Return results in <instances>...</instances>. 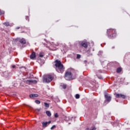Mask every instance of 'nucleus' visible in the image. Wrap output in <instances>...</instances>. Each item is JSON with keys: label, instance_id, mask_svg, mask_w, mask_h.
I'll list each match as a JSON object with an SVG mask.
<instances>
[{"label": "nucleus", "instance_id": "1", "mask_svg": "<svg viewBox=\"0 0 130 130\" xmlns=\"http://www.w3.org/2000/svg\"><path fill=\"white\" fill-rule=\"evenodd\" d=\"M54 68L55 69L56 72L57 73H59L60 74H62L63 72H64V67H63V64L61 63V61L58 59H56L54 61Z\"/></svg>", "mask_w": 130, "mask_h": 130}, {"label": "nucleus", "instance_id": "2", "mask_svg": "<svg viewBox=\"0 0 130 130\" xmlns=\"http://www.w3.org/2000/svg\"><path fill=\"white\" fill-rule=\"evenodd\" d=\"M75 70L73 69H69L66 72L64 75V79L67 81H71L72 78H73V74H74Z\"/></svg>", "mask_w": 130, "mask_h": 130}, {"label": "nucleus", "instance_id": "3", "mask_svg": "<svg viewBox=\"0 0 130 130\" xmlns=\"http://www.w3.org/2000/svg\"><path fill=\"white\" fill-rule=\"evenodd\" d=\"M107 34L109 38H115V37H116V30L110 28L107 30Z\"/></svg>", "mask_w": 130, "mask_h": 130}, {"label": "nucleus", "instance_id": "4", "mask_svg": "<svg viewBox=\"0 0 130 130\" xmlns=\"http://www.w3.org/2000/svg\"><path fill=\"white\" fill-rule=\"evenodd\" d=\"M55 76L54 74L47 75L44 77L43 81L45 83H50L54 79Z\"/></svg>", "mask_w": 130, "mask_h": 130}, {"label": "nucleus", "instance_id": "5", "mask_svg": "<svg viewBox=\"0 0 130 130\" xmlns=\"http://www.w3.org/2000/svg\"><path fill=\"white\" fill-rule=\"evenodd\" d=\"M90 84L91 86V88H93V90H97L98 89V87H99V85H98V83H96L95 81H90Z\"/></svg>", "mask_w": 130, "mask_h": 130}, {"label": "nucleus", "instance_id": "6", "mask_svg": "<svg viewBox=\"0 0 130 130\" xmlns=\"http://www.w3.org/2000/svg\"><path fill=\"white\" fill-rule=\"evenodd\" d=\"M26 84H28V85H31L32 84H37V81L36 80H26L25 81Z\"/></svg>", "mask_w": 130, "mask_h": 130}, {"label": "nucleus", "instance_id": "7", "mask_svg": "<svg viewBox=\"0 0 130 130\" xmlns=\"http://www.w3.org/2000/svg\"><path fill=\"white\" fill-rule=\"evenodd\" d=\"M89 44H90V43H89L88 42H82V46L85 49L88 48V46L89 45Z\"/></svg>", "mask_w": 130, "mask_h": 130}, {"label": "nucleus", "instance_id": "8", "mask_svg": "<svg viewBox=\"0 0 130 130\" xmlns=\"http://www.w3.org/2000/svg\"><path fill=\"white\" fill-rule=\"evenodd\" d=\"M116 98H122L125 99V95L121 93H117L115 95Z\"/></svg>", "mask_w": 130, "mask_h": 130}, {"label": "nucleus", "instance_id": "9", "mask_svg": "<svg viewBox=\"0 0 130 130\" xmlns=\"http://www.w3.org/2000/svg\"><path fill=\"white\" fill-rule=\"evenodd\" d=\"M17 41L20 42L21 44H26V39L22 38V39H17Z\"/></svg>", "mask_w": 130, "mask_h": 130}, {"label": "nucleus", "instance_id": "10", "mask_svg": "<svg viewBox=\"0 0 130 130\" xmlns=\"http://www.w3.org/2000/svg\"><path fill=\"white\" fill-rule=\"evenodd\" d=\"M105 97L106 98V101L107 102H109L110 101H111V96L110 95H108L107 93H105Z\"/></svg>", "mask_w": 130, "mask_h": 130}, {"label": "nucleus", "instance_id": "11", "mask_svg": "<svg viewBox=\"0 0 130 130\" xmlns=\"http://www.w3.org/2000/svg\"><path fill=\"white\" fill-rule=\"evenodd\" d=\"M36 57V53L35 52H32L30 55V59H35Z\"/></svg>", "mask_w": 130, "mask_h": 130}, {"label": "nucleus", "instance_id": "12", "mask_svg": "<svg viewBox=\"0 0 130 130\" xmlns=\"http://www.w3.org/2000/svg\"><path fill=\"white\" fill-rule=\"evenodd\" d=\"M48 123H51V121H49V122H43L42 123V125H43V127H46V126H47V124H48Z\"/></svg>", "mask_w": 130, "mask_h": 130}, {"label": "nucleus", "instance_id": "13", "mask_svg": "<svg viewBox=\"0 0 130 130\" xmlns=\"http://www.w3.org/2000/svg\"><path fill=\"white\" fill-rule=\"evenodd\" d=\"M38 96V94H31L29 95L30 98H34L35 97H37Z\"/></svg>", "mask_w": 130, "mask_h": 130}, {"label": "nucleus", "instance_id": "14", "mask_svg": "<svg viewBox=\"0 0 130 130\" xmlns=\"http://www.w3.org/2000/svg\"><path fill=\"white\" fill-rule=\"evenodd\" d=\"M39 57H43L44 56V53L43 52H41L39 55Z\"/></svg>", "mask_w": 130, "mask_h": 130}, {"label": "nucleus", "instance_id": "15", "mask_svg": "<svg viewBox=\"0 0 130 130\" xmlns=\"http://www.w3.org/2000/svg\"><path fill=\"white\" fill-rule=\"evenodd\" d=\"M121 71H122L121 68H118L116 70V72L118 74H119V73H120L121 72Z\"/></svg>", "mask_w": 130, "mask_h": 130}, {"label": "nucleus", "instance_id": "16", "mask_svg": "<svg viewBox=\"0 0 130 130\" xmlns=\"http://www.w3.org/2000/svg\"><path fill=\"white\" fill-rule=\"evenodd\" d=\"M46 113L47 115H48V116H49V117L51 116V113L50 112V111H47L46 112Z\"/></svg>", "mask_w": 130, "mask_h": 130}, {"label": "nucleus", "instance_id": "17", "mask_svg": "<svg viewBox=\"0 0 130 130\" xmlns=\"http://www.w3.org/2000/svg\"><path fill=\"white\" fill-rule=\"evenodd\" d=\"M102 54H103V51H100L99 53H98V56H102Z\"/></svg>", "mask_w": 130, "mask_h": 130}, {"label": "nucleus", "instance_id": "18", "mask_svg": "<svg viewBox=\"0 0 130 130\" xmlns=\"http://www.w3.org/2000/svg\"><path fill=\"white\" fill-rule=\"evenodd\" d=\"M4 25H5V26H6V27H8L10 26V23H9V22H5L4 23Z\"/></svg>", "mask_w": 130, "mask_h": 130}, {"label": "nucleus", "instance_id": "19", "mask_svg": "<svg viewBox=\"0 0 130 130\" xmlns=\"http://www.w3.org/2000/svg\"><path fill=\"white\" fill-rule=\"evenodd\" d=\"M76 58L77 59H80V58H81V55L77 54Z\"/></svg>", "mask_w": 130, "mask_h": 130}, {"label": "nucleus", "instance_id": "20", "mask_svg": "<svg viewBox=\"0 0 130 130\" xmlns=\"http://www.w3.org/2000/svg\"><path fill=\"white\" fill-rule=\"evenodd\" d=\"M75 98H76V99H79V98H80V94H76L75 95Z\"/></svg>", "mask_w": 130, "mask_h": 130}, {"label": "nucleus", "instance_id": "21", "mask_svg": "<svg viewBox=\"0 0 130 130\" xmlns=\"http://www.w3.org/2000/svg\"><path fill=\"white\" fill-rule=\"evenodd\" d=\"M44 104H45V107H47V108L49 107V104H48V103H44Z\"/></svg>", "mask_w": 130, "mask_h": 130}, {"label": "nucleus", "instance_id": "22", "mask_svg": "<svg viewBox=\"0 0 130 130\" xmlns=\"http://www.w3.org/2000/svg\"><path fill=\"white\" fill-rule=\"evenodd\" d=\"M62 87L63 89H67V84H63Z\"/></svg>", "mask_w": 130, "mask_h": 130}, {"label": "nucleus", "instance_id": "23", "mask_svg": "<svg viewBox=\"0 0 130 130\" xmlns=\"http://www.w3.org/2000/svg\"><path fill=\"white\" fill-rule=\"evenodd\" d=\"M35 103L37 104H40V102L39 100H36L35 101Z\"/></svg>", "mask_w": 130, "mask_h": 130}, {"label": "nucleus", "instance_id": "24", "mask_svg": "<svg viewBox=\"0 0 130 130\" xmlns=\"http://www.w3.org/2000/svg\"><path fill=\"white\" fill-rule=\"evenodd\" d=\"M54 117H55L56 118H57V117H58V114H57V113L54 114Z\"/></svg>", "mask_w": 130, "mask_h": 130}, {"label": "nucleus", "instance_id": "25", "mask_svg": "<svg viewBox=\"0 0 130 130\" xmlns=\"http://www.w3.org/2000/svg\"><path fill=\"white\" fill-rule=\"evenodd\" d=\"M55 127H56V126H55V125H54L51 127V129H54Z\"/></svg>", "mask_w": 130, "mask_h": 130}, {"label": "nucleus", "instance_id": "26", "mask_svg": "<svg viewBox=\"0 0 130 130\" xmlns=\"http://www.w3.org/2000/svg\"><path fill=\"white\" fill-rule=\"evenodd\" d=\"M98 78L100 80H102V79H103V78L102 76H98Z\"/></svg>", "mask_w": 130, "mask_h": 130}, {"label": "nucleus", "instance_id": "27", "mask_svg": "<svg viewBox=\"0 0 130 130\" xmlns=\"http://www.w3.org/2000/svg\"><path fill=\"white\" fill-rule=\"evenodd\" d=\"M25 19L26 20V21H29V17L28 16H26L25 17Z\"/></svg>", "mask_w": 130, "mask_h": 130}, {"label": "nucleus", "instance_id": "28", "mask_svg": "<svg viewBox=\"0 0 130 130\" xmlns=\"http://www.w3.org/2000/svg\"><path fill=\"white\" fill-rule=\"evenodd\" d=\"M87 62V60H85L84 61V63H85V66H86Z\"/></svg>", "mask_w": 130, "mask_h": 130}, {"label": "nucleus", "instance_id": "29", "mask_svg": "<svg viewBox=\"0 0 130 130\" xmlns=\"http://www.w3.org/2000/svg\"><path fill=\"white\" fill-rule=\"evenodd\" d=\"M20 27L19 26H17L16 27V30H19V29H20Z\"/></svg>", "mask_w": 130, "mask_h": 130}, {"label": "nucleus", "instance_id": "30", "mask_svg": "<svg viewBox=\"0 0 130 130\" xmlns=\"http://www.w3.org/2000/svg\"><path fill=\"white\" fill-rule=\"evenodd\" d=\"M90 130H96V127H93L92 128L90 129Z\"/></svg>", "mask_w": 130, "mask_h": 130}, {"label": "nucleus", "instance_id": "31", "mask_svg": "<svg viewBox=\"0 0 130 130\" xmlns=\"http://www.w3.org/2000/svg\"><path fill=\"white\" fill-rule=\"evenodd\" d=\"M15 68H16V66H15V65L12 66L13 69H15Z\"/></svg>", "mask_w": 130, "mask_h": 130}, {"label": "nucleus", "instance_id": "32", "mask_svg": "<svg viewBox=\"0 0 130 130\" xmlns=\"http://www.w3.org/2000/svg\"><path fill=\"white\" fill-rule=\"evenodd\" d=\"M3 14V13L2 12V11H0V16H1V15Z\"/></svg>", "mask_w": 130, "mask_h": 130}, {"label": "nucleus", "instance_id": "33", "mask_svg": "<svg viewBox=\"0 0 130 130\" xmlns=\"http://www.w3.org/2000/svg\"><path fill=\"white\" fill-rule=\"evenodd\" d=\"M91 43H92V45H94V42H92Z\"/></svg>", "mask_w": 130, "mask_h": 130}, {"label": "nucleus", "instance_id": "34", "mask_svg": "<svg viewBox=\"0 0 130 130\" xmlns=\"http://www.w3.org/2000/svg\"><path fill=\"white\" fill-rule=\"evenodd\" d=\"M99 72H100V73H102V71L101 70L99 71Z\"/></svg>", "mask_w": 130, "mask_h": 130}, {"label": "nucleus", "instance_id": "35", "mask_svg": "<svg viewBox=\"0 0 130 130\" xmlns=\"http://www.w3.org/2000/svg\"><path fill=\"white\" fill-rule=\"evenodd\" d=\"M112 49H114V46L112 47Z\"/></svg>", "mask_w": 130, "mask_h": 130}, {"label": "nucleus", "instance_id": "36", "mask_svg": "<svg viewBox=\"0 0 130 130\" xmlns=\"http://www.w3.org/2000/svg\"><path fill=\"white\" fill-rule=\"evenodd\" d=\"M86 129H87V130H88V129H89V128H86Z\"/></svg>", "mask_w": 130, "mask_h": 130}, {"label": "nucleus", "instance_id": "37", "mask_svg": "<svg viewBox=\"0 0 130 130\" xmlns=\"http://www.w3.org/2000/svg\"><path fill=\"white\" fill-rule=\"evenodd\" d=\"M87 52H89V51H87Z\"/></svg>", "mask_w": 130, "mask_h": 130}, {"label": "nucleus", "instance_id": "38", "mask_svg": "<svg viewBox=\"0 0 130 130\" xmlns=\"http://www.w3.org/2000/svg\"><path fill=\"white\" fill-rule=\"evenodd\" d=\"M93 51H94V49L93 50Z\"/></svg>", "mask_w": 130, "mask_h": 130}]
</instances>
